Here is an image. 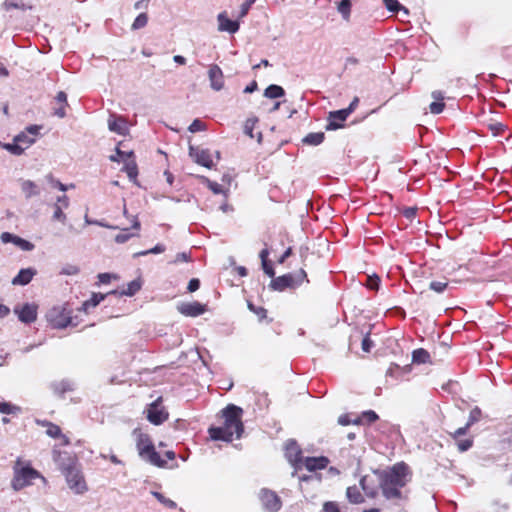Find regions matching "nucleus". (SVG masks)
Here are the masks:
<instances>
[{
	"label": "nucleus",
	"mask_w": 512,
	"mask_h": 512,
	"mask_svg": "<svg viewBox=\"0 0 512 512\" xmlns=\"http://www.w3.org/2000/svg\"><path fill=\"white\" fill-rule=\"evenodd\" d=\"M46 319L55 329H64L71 323V312L63 305L54 306L46 313Z\"/></svg>",
	"instance_id": "39448f33"
},
{
	"label": "nucleus",
	"mask_w": 512,
	"mask_h": 512,
	"mask_svg": "<svg viewBox=\"0 0 512 512\" xmlns=\"http://www.w3.org/2000/svg\"><path fill=\"white\" fill-rule=\"evenodd\" d=\"M346 497L352 504H360L364 502V497L355 486H350L346 489Z\"/></svg>",
	"instance_id": "393cba45"
},
{
	"label": "nucleus",
	"mask_w": 512,
	"mask_h": 512,
	"mask_svg": "<svg viewBox=\"0 0 512 512\" xmlns=\"http://www.w3.org/2000/svg\"><path fill=\"white\" fill-rule=\"evenodd\" d=\"M41 478L40 474L31 467L15 468L14 477L12 480V487L18 491L24 487L31 485L33 480ZM44 480V478L42 477Z\"/></svg>",
	"instance_id": "423d86ee"
},
{
	"label": "nucleus",
	"mask_w": 512,
	"mask_h": 512,
	"mask_svg": "<svg viewBox=\"0 0 512 512\" xmlns=\"http://www.w3.org/2000/svg\"><path fill=\"white\" fill-rule=\"evenodd\" d=\"M164 251H165V247L163 245H161V244H157L155 247H153V248H151L149 250L135 253L134 257L144 256V255H147V254H159V253H162Z\"/></svg>",
	"instance_id": "de8ad7c7"
},
{
	"label": "nucleus",
	"mask_w": 512,
	"mask_h": 512,
	"mask_svg": "<svg viewBox=\"0 0 512 512\" xmlns=\"http://www.w3.org/2000/svg\"><path fill=\"white\" fill-rule=\"evenodd\" d=\"M363 423H372L378 419L377 414L374 411H365L362 414Z\"/></svg>",
	"instance_id": "603ef678"
},
{
	"label": "nucleus",
	"mask_w": 512,
	"mask_h": 512,
	"mask_svg": "<svg viewBox=\"0 0 512 512\" xmlns=\"http://www.w3.org/2000/svg\"><path fill=\"white\" fill-rule=\"evenodd\" d=\"M69 489L75 494H83L88 490L86 481L74 460L69 459L67 466H61Z\"/></svg>",
	"instance_id": "7ed1b4c3"
},
{
	"label": "nucleus",
	"mask_w": 512,
	"mask_h": 512,
	"mask_svg": "<svg viewBox=\"0 0 512 512\" xmlns=\"http://www.w3.org/2000/svg\"><path fill=\"white\" fill-rule=\"evenodd\" d=\"M0 147L7 150L13 155L20 156L24 153L25 147L22 146V144H19L18 142H15V139L13 138L12 143H1Z\"/></svg>",
	"instance_id": "a878e982"
},
{
	"label": "nucleus",
	"mask_w": 512,
	"mask_h": 512,
	"mask_svg": "<svg viewBox=\"0 0 512 512\" xmlns=\"http://www.w3.org/2000/svg\"><path fill=\"white\" fill-rule=\"evenodd\" d=\"M20 411V408L12 405L8 402L0 403V413L2 414H14Z\"/></svg>",
	"instance_id": "37998d69"
},
{
	"label": "nucleus",
	"mask_w": 512,
	"mask_h": 512,
	"mask_svg": "<svg viewBox=\"0 0 512 512\" xmlns=\"http://www.w3.org/2000/svg\"><path fill=\"white\" fill-rule=\"evenodd\" d=\"M217 22V29L219 32H228L230 34H234L239 30L238 21L229 19L226 11L220 12L217 15Z\"/></svg>",
	"instance_id": "ddd939ff"
},
{
	"label": "nucleus",
	"mask_w": 512,
	"mask_h": 512,
	"mask_svg": "<svg viewBox=\"0 0 512 512\" xmlns=\"http://www.w3.org/2000/svg\"><path fill=\"white\" fill-rule=\"evenodd\" d=\"M21 190L25 194L26 198L37 196L40 193L36 183L31 180H23L21 182Z\"/></svg>",
	"instance_id": "b1692460"
},
{
	"label": "nucleus",
	"mask_w": 512,
	"mask_h": 512,
	"mask_svg": "<svg viewBox=\"0 0 512 512\" xmlns=\"http://www.w3.org/2000/svg\"><path fill=\"white\" fill-rule=\"evenodd\" d=\"M151 493L160 503H162L166 507H169V508H175L176 507V503L173 500H170V499L166 498L161 493L156 492V491H153Z\"/></svg>",
	"instance_id": "c03bdc74"
},
{
	"label": "nucleus",
	"mask_w": 512,
	"mask_h": 512,
	"mask_svg": "<svg viewBox=\"0 0 512 512\" xmlns=\"http://www.w3.org/2000/svg\"><path fill=\"white\" fill-rule=\"evenodd\" d=\"M108 128L119 135H126L129 132L128 124L122 117H110L108 119Z\"/></svg>",
	"instance_id": "a211bd4d"
},
{
	"label": "nucleus",
	"mask_w": 512,
	"mask_h": 512,
	"mask_svg": "<svg viewBox=\"0 0 512 512\" xmlns=\"http://www.w3.org/2000/svg\"><path fill=\"white\" fill-rule=\"evenodd\" d=\"M325 135L323 132L309 133L303 139V142L308 145H319L323 142Z\"/></svg>",
	"instance_id": "2f4dec72"
},
{
	"label": "nucleus",
	"mask_w": 512,
	"mask_h": 512,
	"mask_svg": "<svg viewBox=\"0 0 512 512\" xmlns=\"http://www.w3.org/2000/svg\"><path fill=\"white\" fill-rule=\"evenodd\" d=\"M205 310V305L199 302L182 303L178 306V311L181 314L191 317L201 315L205 312Z\"/></svg>",
	"instance_id": "dca6fc26"
},
{
	"label": "nucleus",
	"mask_w": 512,
	"mask_h": 512,
	"mask_svg": "<svg viewBox=\"0 0 512 512\" xmlns=\"http://www.w3.org/2000/svg\"><path fill=\"white\" fill-rule=\"evenodd\" d=\"M69 204V198L66 195H61L56 198V201L53 205L67 209L69 207Z\"/></svg>",
	"instance_id": "4d7b16f0"
},
{
	"label": "nucleus",
	"mask_w": 512,
	"mask_h": 512,
	"mask_svg": "<svg viewBox=\"0 0 512 512\" xmlns=\"http://www.w3.org/2000/svg\"><path fill=\"white\" fill-rule=\"evenodd\" d=\"M480 415H481V411L479 408L475 407L474 409H472L470 412V415H469V420L466 423V425L464 427H460L459 429H457L453 433V437L456 438L458 436L464 435L466 433L467 429L472 424H474L475 422H477L480 419Z\"/></svg>",
	"instance_id": "412c9836"
},
{
	"label": "nucleus",
	"mask_w": 512,
	"mask_h": 512,
	"mask_svg": "<svg viewBox=\"0 0 512 512\" xmlns=\"http://www.w3.org/2000/svg\"><path fill=\"white\" fill-rule=\"evenodd\" d=\"M141 288V283L137 280H133L128 283L127 288L123 290L122 294L126 296H133Z\"/></svg>",
	"instance_id": "ea45409f"
},
{
	"label": "nucleus",
	"mask_w": 512,
	"mask_h": 512,
	"mask_svg": "<svg viewBox=\"0 0 512 512\" xmlns=\"http://www.w3.org/2000/svg\"><path fill=\"white\" fill-rule=\"evenodd\" d=\"M0 238L3 243L12 242L24 251H31L34 248V245L31 242H29L25 239H22L18 236H15L11 233H8V232H3L0 236Z\"/></svg>",
	"instance_id": "f3484780"
},
{
	"label": "nucleus",
	"mask_w": 512,
	"mask_h": 512,
	"mask_svg": "<svg viewBox=\"0 0 512 512\" xmlns=\"http://www.w3.org/2000/svg\"><path fill=\"white\" fill-rule=\"evenodd\" d=\"M201 181L205 183L208 188L214 193V194H223L225 197H227V190H224L221 185H219L217 182L209 180L205 176L200 177Z\"/></svg>",
	"instance_id": "7c9ffc66"
},
{
	"label": "nucleus",
	"mask_w": 512,
	"mask_h": 512,
	"mask_svg": "<svg viewBox=\"0 0 512 512\" xmlns=\"http://www.w3.org/2000/svg\"><path fill=\"white\" fill-rule=\"evenodd\" d=\"M258 496L264 511L278 512L281 509L282 501L276 492L264 488L260 490Z\"/></svg>",
	"instance_id": "6e6552de"
},
{
	"label": "nucleus",
	"mask_w": 512,
	"mask_h": 512,
	"mask_svg": "<svg viewBox=\"0 0 512 512\" xmlns=\"http://www.w3.org/2000/svg\"><path fill=\"white\" fill-rule=\"evenodd\" d=\"M255 0H247L240 7L239 18H243L247 15L250 7L254 4Z\"/></svg>",
	"instance_id": "5fc2aeb1"
},
{
	"label": "nucleus",
	"mask_w": 512,
	"mask_h": 512,
	"mask_svg": "<svg viewBox=\"0 0 512 512\" xmlns=\"http://www.w3.org/2000/svg\"><path fill=\"white\" fill-rule=\"evenodd\" d=\"M52 207H53L52 220L53 221L61 222L62 224H65L66 220H67V216L64 213V209L65 208L59 207V206H55V205H52Z\"/></svg>",
	"instance_id": "e433bc0d"
},
{
	"label": "nucleus",
	"mask_w": 512,
	"mask_h": 512,
	"mask_svg": "<svg viewBox=\"0 0 512 512\" xmlns=\"http://www.w3.org/2000/svg\"><path fill=\"white\" fill-rule=\"evenodd\" d=\"M222 413L225 419L224 426L210 428L209 434L211 438L213 440L226 442L232 441L234 436L240 438L243 433V424L241 421V415L243 413L242 408L229 404Z\"/></svg>",
	"instance_id": "f03ea898"
},
{
	"label": "nucleus",
	"mask_w": 512,
	"mask_h": 512,
	"mask_svg": "<svg viewBox=\"0 0 512 512\" xmlns=\"http://www.w3.org/2000/svg\"><path fill=\"white\" fill-rule=\"evenodd\" d=\"M40 127L37 125H31L26 128L25 131L19 133L14 137L15 142L22 144L25 150L28 149L36 141V136L39 134Z\"/></svg>",
	"instance_id": "9b49d317"
},
{
	"label": "nucleus",
	"mask_w": 512,
	"mask_h": 512,
	"mask_svg": "<svg viewBox=\"0 0 512 512\" xmlns=\"http://www.w3.org/2000/svg\"><path fill=\"white\" fill-rule=\"evenodd\" d=\"M284 95V89L278 85H270L264 91V96L270 99H276Z\"/></svg>",
	"instance_id": "c756f323"
},
{
	"label": "nucleus",
	"mask_w": 512,
	"mask_h": 512,
	"mask_svg": "<svg viewBox=\"0 0 512 512\" xmlns=\"http://www.w3.org/2000/svg\"><path fill=\"white\" fill-rule=\"evenodd\" d=\"M56 100L61 103L62 105H66L67 104V95L65 92L63 91H60L58 92L57 96H56Z\"/></svg>",
	"instance_id": "69168bd1"
},
{
	"label": "nucleus",
	"mask_w": 512,
	"mask_h": 512,
	"mask_svg": "<svg viewBox=\"0 0 512 512\" xmlns=\"http://www.w3.org/2000/svg\"><path fill=\"white\" fill-rule=\"evenodd\" d=\"M45 425L47 426L46 434L52 438H58L59 436H62L61 429L58 425H55L50 422H46Z\"/></svg>",
	"instance_id": "79ce46f5"
},
{
	"label": "nucleus",
	"mask_w": 512,
	"mask_h": 512,
	"mask_svg": "<svg viewBox=\"0 0 512 512\" xmlns=\"http://www.w3.org/2000/svg\"><path fill=\"white\" fill-rule=\"evenodd\" d=\"M148 23V16L146 13L139 14L134 22L132 23L131 29L132 30H139L143 27H145Z\"/></svg>",
	"instance_id": "58836bf2"
},
{
	"label": "nucleus",
	"mask_w": 512,
	"mask_h": 512,
	"mask_svg": "<svg viewBox=\"0 0 512 512\" xmlns=\"http://www.w3.org/2000/svg\"><path fill=\"white\" fill-rule=\"evenodd\" d=\"M146 413L148 421L154 425H160L168 419V412L161 406V398L151 403Z\"/></svg>",
	"instance_id": "9d476101"
},
{
	"label": "nucleus",
	"mask_w": 512,
	"mask_h": 512,
	"mask_svg": "<svg viewBox=\"0 0 512 512\" xmlns=\"http://www.w3.org/2000/svg\"><path fill=\"white\" fill-rule=\"evenodd\" d=\"M360 485H361L362 490L365 492V494L368 497H370V498L376 497V495L378 493L377 488L375 487V485L370 484V479L368 476H364L361 478Z\"/></svg>",
	"instance_id": "bb28decb"
},
{
	"label": "nucleus",
	"mask_w": 512,
	"mask_h": 512,
	"mask_svg": "<svg viewBox=\"0 0 512 512\" xmlns=\"http://www.w3.org/2000/svg\"><path fill=\"white\" fill-rule=\"evenodd\" d=\"M199 286H200L199 280L196 278H193L189 281L187 289L189 292H194V291L198 290Z\"/></svg>",
	"instance_id": "052dcab7"
},
{
	"label": "nucleus",
	"mask_w": 512,
	"mask_h": 512,
	"mask_svg": "<svg viewBox=\"0 0 512 512\" xmlns=\"http://www.w3.org/2000/svg\"><path fill=\"white\" fill-rule=\"evenodd\" d=\"M189 155L197 164L201 166H204L208 169H211L214 166L211 154L206 149H199L190 146Z\"/></svg>",
	"instance_id": "f8f14e48"
},
{
	"label": "nucleus",
	"mask_w": 512,
	"mask_h": 512,
	"mask_svg": "<svg viewBox=\"0 0 512 512\" xmlns=\"http://www.w3.org/2000/svg\"><path fill=\"white\" fill-rule=\"evenodd\" d=\"M36 275V270L33 268L21 269L19 273L12 279L13 285L24 286L31 282L33 277Z\"/></svg>",
	"instance_id": "6ab92c4d"
},
{
	"label": "nucleus",
	"mask_w": 512,
	"mask_h": 512,
	"mask_svg": "<svg viewBox=\"0 0 512 512\" xmlns=\"http://www.w3.org/2000/svg\"><path fill=\"white\" fill-rule=\"evenodd\" d=\"M337 10L345 20H348L350 17V11H351V1L350 0H341L338 3Z\"/></svg>",
	"instance_id": "c9c22d12"
},
{
	"label": "nucleus",
	"mask_w": 512,
	"mask_h": 512,
	"mask_svg": "<svg viewBox=\"0 0 512 512\" xmlns=\"http://www.w3.org/2000/svg\"><path fill=\"white\" fill-rule=\"evenodd\" d=\"M137 449L139 455L146 461L150 462L153 465L162 467L165 464V461L161 459L158 452L155 451V448L149 439V437L145 434H140L137 439Z\"/></svg>",
	"instance_id": "20e7f679"
},
{
	"label": "nucleus",
	"mask_w": 512,
	"mask_h": 512,
	"mask_svg": "<svg viewBox=\"0 0 512 512\" xmlns=\"http://www.w3.org/2000/svg\"><path fill=\"white\" fill-rule=\"evenodd\" d=\"M80 272V268L75 264H64L61 267L60 274L65 276H75Z\"/></svg>",
	"instance_id": "4c0bfd02"
},
{
	"label": "nucleus",
	"mask_w": 512,
	"mask_h": 512,
	"mask_svg": "<svg viewBox=\"0 0 512 512\" xmlns=\"http://www.w3.org/2000/svg\"><path fill=\"white\" fill-rule=\"evenodd\" d=\"M380 279L377 275L368 276L367 278V285L371 289H378Z\"/></svg>",
	"instance_id": "13d9d810"
},
{
	"label": "nucleus",
	"mask_w": 512,
	"mask_h": 512,
	"mask_svg": "<svg viewBox=\"0 0 512 512\" xmlns=\"http://www.w3.org/2000/svg\"><path fill=\"white\" fill-rule=\"evenodd\" d=\"M488 128L492 132L493 136H497L499 132L504 130L505 126L500 122H493L488 124Z\"/></svg>",
	"instance_id": "3c124183"
},
{
	"label": "nucleus",
	"mask_w": 512,
	"mask_h": 512,
	"mask_svg": "<svg viewBox=\"0 0 512 512\" xmlns=\"http://www.w3.org/2000/svg\"><path fill=\"white\" fill-rule=\"evenodd\" d=\"M2 8L5 11H10L11 9H30V7L27 6L22 0H5L2 4Z\"/></svg>",
	"instance_id": "cd10ccee"
},
{
	"label": "nucleus",
	"mask_w": 512,
	"mask_h": 512,
	"mask_svg": "<svg viewBox=\"0 0 512 512\" xmlns=\"http://www.w3.org/2000/svg\"><path fill=\"white\" fill-rule=\"evenodd\" d=\"M47 180L52 184L53 187L58 188L60 191L65 192L69 188H74V184L65 185L59 180L54 179L51 175L47 176Z\"/></svg>",
	"instance_id": "a18cd8bd"
},
{
	"label": "nucleus",
	"mask_w": 512,
	"mask_h": 512,
	"mask_svg": "<svg viewBox=\"0 0 512 512\" xmlns=\"http://www.w3.org/2000/svg\"><path fill=\"white\" fill-rule=\"evenodd\" d=\"M126 231H127V229H124L122 233H119L118 235H116L115 242L122 244V243L127 242L133 236H135V234L127 233Z\"/></svg>",
	"instance_id": "8fccbe9b"
},
{
	"label": "nucleus",
	"mask_w": 512,
	"mask_h": 512,
	"mask_svg": "<svg viewBox=\"0 0 512 512\" xmlns=\"http://www.w3.org/2000/svg\"><path fill=\"white\" fill-rule=\"evenodd\" d=\"M350 114L345 109L331 111L329 113V123L326 126V130H337L343 127L344 122Z\"/></svg>",
	"instance_id": "2eb2a0df"
},
{
	"label": "nucleus",
	"mask_w": 512,
	"mask_h": 512,
	"mask_svg": "<svg viewBox=\"0 0 512 512\" xmlns=\"http://www.w3.org/2000/svg\"><path fill=\"white\" fill-rule=\"evenodd\" d=\"M300 453L301 452L294 441H289L286 444V457L288 458L289 462L292 463L293 465L298 464L300 460Z\"/></svg>",
	"instance_id": "5701e85b"
},
{
	"label": "nucleus",
	"mask_w": 512,
	"mask_h": 512,
	"mask_svg": "<svg viewBox=\"0 0 512 512\" xmlns=\"http://www.w3.org/2000/svg\"><path fill=\"white\" fill-rule=\"evenodd\" d=\"M38 305L35 303L18 304L14 307L13 312L17 315L19 321L25 324L33 323L37 319Z\"/></svg>",
	"instance_id": "1a4fd4ad"
},
{
	"label": "nucleus",
	"mask_w": 512,
	"mask_h": 512,
	"mask_svg": "<svg viewBox=\"0 0 512 512\" xmlns=\"http://www.w3.org/2000/svg\"><path fill=\"white\" fill-rule=\"evenodd\" d=\"M248 308L254 312L260 320L264 319L266 317V310L262 307L256 308L253 304L250 302L248 303Z\"/></svg>",
	"instance_id": "6e6d98bb"
},
{
	"label": "nucleus",
	"mask_w": 512,
	"mask_h": 512,
	"mask_svg": "<svg viewBox=\"0 0 512 512\" xmlns=\"http://www.w3.org/2000/svg\"><path fill=\"white\" fill-rule=\"evenodd\" d=\"M210 87L215 91H220L224 87V76L221 68L216 65H210L208 70Z\"/></svg>",
	"instance_id": "4468645a"
},
{
	"label": "nucleus",
	"mask_w": 512,
	"mask_h": 512,
	"mask_svg": "<svg viewBox=\"0 0 512 512\" xmlns=\"http://www.w3.org/2000/svg\"><path fill=\"white\" fill-rule=\"evenodd\" d=\"M188 130L191 133L199 132L205 130V124L200 121L199 119H195L190 126L188 127Z\"/></svg>",
	"instance_id": "09e8293b"
},
{
	"label": "nucleus",
	"mask_w": 512,
	"mask_h": 512,
	"mask_svg": "<svg viewBox=\"0 0 512 512\" xmlns=\"http://www.w3.org/2000/svg\"><path fill=\"white\" fill-rule=\"evenodd\" d=\"M104 298L103 294H93L89 300L83 303L82 309L86 312L89 308L96 307Z\"/></svg>",
	"instance_id": "f704fd0d"
},
{
	"label": "nucleus",
	"mask_w": 512,
	"mask_h": 512,
	"mask_svg": "<svg viewBox=\"0 0 512 512\" xmlns=\"http://www.w3.org/2000/svg\"><path fill=\"white\" fill-rule=\"evenodd\" d=\"M323 512H340V509L336 502L328 501L323 504Z\"/></svg>",
	"instance_id": "864d4df0"
},
{
	"label": "nucleus",
	"mask_w": 512,
	"mask_h": 512,
	"mask_svg": "<svg viewBox=\"0 0 512 512\" xmlns=\"http://www.w3.org/2000/svg\"><path fill=\"white\" fill-rule=\"evenodd\" d=\"M383 3L391 12L402 11L406 16L409 14L408 9L403 7L397 0H383Z\"/></svg>",
	"instance_id": "72a5a7b5"
},
{
	"label": "nucleus",
	"mask_w": 512,
	"mask_h": 512,
	"mask_svg": "<svg viewBox=\"0 0 512 512\" xmlns=\"http://www.w3.org/2000/svg\"><path fill=\"white\" fill-rule=\"evenodd\" d=\"M306 272L301 269L298 271L295 275L293 274H286L283 276H279L277 278H274L271 281L270 286L274 290L282 291L285 288H293L299 285L303 282V280L306 278Z\"/></svg>",
	"instance_id": "0eeeda50"
},
{
	"label": "nucleus",
	"mask_w": 512,
	"mask_h": 512,
	"mask_svg": "<svg viewBox=\"0 0 512 512\" xmlns=\"http://www.w3.org/2000/svg\"><path fill=\"white\" fill-rule=\"evenodd\" d=\"M262 267H263L264 272H265L268 276H270V277H274L275 272H274L273 268L269 265V263H268V262H266L265 264H262Z\"/></svg>",
	"instance_id": "774afa93"
},
{
	"label": "nucleus",
	"mask_w": 512,
	"mask_h": 512,
	"mask_svg": "<svg viewBox=\"0 0 512 512\" xmlns=\"http://www.w3.org/2000/svg\"><path fill=\"white\" fill-rule=\"evenodd\" d=\"M124 170L127 173V176L129 179L133 182H136L138 170H137V164L134 160H128L125 163Z\"/></svg>",
	"instance_id": "473e14b6"
},
{
	"label": "nucleus",
	"mask_w": 512,
	"mask_h": 512,
	"mask_svg": "<svg viewBox=\"0 0 512 512\" xmlns=\"http://www.w3.org/2000/svg\"><path fill=\"white\" fill-rule=\"evenodd\" d=\"M382 493L386 499H397L401 497L400 489L409 481L408 466L401 462L392 467L376 472Z\"/></svg>",
	"instance_id": "f257e3e1"
},
{
	"label": "nucleus",
	"mask_w": 512,
	"mask_h": 512,
	"mask_svg": "<svg viewBox=\"0 0 512 512\" xmlns=\"http://www.w3.org/2000/svg\"><path fill=\"white\" fill-rule=\"evenodd\" d=\"M257 118H249L245 121L244 124V132L247 134L250 138H253V129L255 127V124L257 123Z\"/></svg>",
	"instance_id": "49530a36"
},
{
	"label": "nucleus",
	"mask_w": 512,
	"mask_h": 512,
	"mask_svg": "<svg viewBox=\"0 0 512 512\" xmlns=\"http://www.w3.org/2000/svg\"><path fill=\"white\" fill-rule=\"evenodd\" d=\"M471 445H472V441L469 439H466V440L460 441L458 443V448L460 451H466L471 447Z\"/></svg>",
	"instance_id": "0e129e2a"
},
{
	"label": "nucleus",
	"mask_w": 512,
	"mask_h": 512,
	"mask_svg": "<svg viewBox=\"0 0 512 512\" xmlns=\"http://www.w3.org/2000/svg\"><path fill=\"white\" fill-rule=\"evenodd\" d=\"M372 345H373L372 341L367 336L363 338L361 346H362V350L364 352H369Z\"/></svg>",
	"instance_id": "e2e57ef3"
},
{
	"label": "nucleus",
	"mask_w": 512,
	"mask_h": 512,
	"mask_svg": "<svg viewBox=\"0 0 512 512\" xmlns=\"http://www.w3.org/2000/svg\"><path fill=\"white\" fill-rule=\"evenodd\" d=\"M329 463L328 458L321 456V457H307L304 460V466L309 471H315L317 469H323L325 468Z\"/></svg>",
	"instance_id": "aec40b11"
},
{
	"label": "nucleus",
	"mask_w": 512,
	"mask_h": 512,
	"mask_svg": "<svg viewBox=\"0 0 512 512\" xmlns=\"http://www.w3.org/2000/svg\"><path fill=\"white\" fill-rule=\"evenodd\" d=\"M417 212V208L415 207H408L403 210V214L407 219L412 220Z\"/></svg>",
	"instance_id": "bf43d9fd"
},
{
	"label": "nucleus",
	"mask_w": 512,
	"mask_h": 512,
	"mask_svg": "<svg viewBox=\"0 0 512 512\" xmlns=\"http://www.w3.org/2000/svg\"><path fill=\"white\" fill-rule=\"evenodd\" d=\"M431 96L435 101L429 106L430 112L433 114L441 113L445 107V104L442 102L444 99L443 93L441 91H433Z\"/></svg>",
	"instance_id": "4be33fe9"
},
{
	"label": "nucleus",
	"mask_w": 512,
	"mask_h": 512,
	"mask_svg": "<svg viewBox=\"0 0 512 512\" xmlns=\"http://www.w3.org/2000/svg\"><path fill=\"white\" fill-rule=\"evenodd\" d=\"M448 287V281H431L429 284V289L436 293H443L445 289Z\"/></svg>",
	"instance_id": "a19ab883"
},
{
	"label": "nucleus",
	"mask_w": 512,
	"mask_h": 512,
	"mask_svg": "<svg viewBox=\"0 0 512 512\" xmlns=\"http://www.w3.org/2000/svg\"><path fill=\"white\" fill-rule=\"evenodd\" d=\"M112 278H115V275H112L110 273H100L98 275L99 281L103 284L109 283Z\"/></svg>",
	"instance_id": "680f3d73"
},
{
	"label": "nucleus",
	"mask_w": 512,
	"mask_h": 512,
	"mask_svg": "<svg viewBox=\"0 0 512 512\" xmlns=\"http://www.w3.org/2000/svg\"><path fill=\"white\" fill-rule=\"evenodd\" d=\"M412 361L418 364H424L430 361V354L425 349H417L412 354Z\"/></svg>",
	"instance_id": "c85d7f7f"
},
{
	"label": "nucleus",
	"mask_w": 512,
	"mask_h": 512,
	"mask_svg": "<svg viewBox=\"0 0 512 512\" xmlns=\"http://www.w3.org/2000/svg\"><path fill=\"white\" fill-rule=\"evenodd\" d=\"M338 423L342 426H346V425L351 424V419L348 415H341L338 418Z\"/></svg>",
	"instance_id": "338daca9"
}]
</instances>
